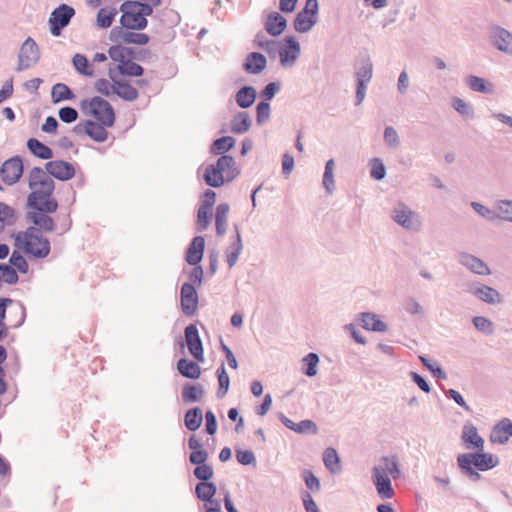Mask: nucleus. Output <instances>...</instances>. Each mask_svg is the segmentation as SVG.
<instances>
[{
	"label": "nucleus",
	"mask_w": 512,
	"mask_h": 512,
	"mask_svg": "<svg viewBox=\"0 0 512 512\" xmlns=\"http://www.w3.org/2000/svg\"><path fill=\"white\" fill-rule=\"evenodd\" d=\"M28 186L31 190L27 197V206L40 212H55L58 202L52 198L55 183L41 167H34L28 174Z\"/></svg>",
	"instance_id": "obj_1"
},
{
	"label": "nucleus",
	"mask_w": 512,
	"mask_h": 512,
	"mask_svg": "<svg viewBox=\"0 0 512 512\" xmlns=\"http://www.w3.org/2000/svg\"><path fill=\"white\" fill-rule=\"evenodd\" d=\"M402 475L396 456H382L378 464L372 468V482L382 499H391L395 495L391 478L398 479Z\"/></svg>",
	"instance_id": "obj_2"
},
{
	"label": "nucleus",
	"mask_w": 512,
	"mask_h": 512,
	"mask_svg": "<svg viewBox=\"0 0 512 512\" xmlns=\"http://www.w3.org/2000/svg\"><path fill=\"white\" fill-rule=\"evenodd\" d=\"M15 242L18 245L22 242L24 251L35 258H46L51 251V244L48 238L40 233V229L34 226L28 227L24 232L16 235Z\"/></svg>",
	"instance_id": "obj_3"
},
{
	"label": "nucleus",
	"mask_w": 512,
	"mask_h": 512,
	"mask_svg": "<svg viewBox=\"0 0 512 512\" xmlns=\"http://www.w3.org/2000/svg\"><path fill=\"white\" fill-rule=\"evenodd\" d=\"M356 79V105H360L366 96L368 84L373 77V63L367 53L360 54L353 64Z\"/></svg>",
	"instance_id": "obj_4"
},
{
	"label": "nucleus",
	"mask_w": 512,
	"mask_h": 512,
	"mask_svg": "<svg viewBox=\"0 0 512 512\" xmlns=\"http://www.w3.org/2000/svg\"><path fill=\"white\" fill-rule=\"evenodd\" d=\"M391 219L409 232H419L423 227L421 215L404 202H398L391 210Z\"/></svg>",
	"instance_id": "obj_5"
},
{
	"label": "nucleus",
	"mask_w": 512,
	"mask_h": 512,
	"mask_svg": "<svg viewBox=\"0 0 512 512\" xmlns=\"http://www.w3.org/2000/svg\"><path fill=\"white\" fill-rule=\"evenodd\" d=\"M464 291L488 305L495 306L503 302V297L497 289L479 280L473 279L467 281L464 286Z\"/></svg>",
	"instance_id": "obj_6"
},
{
	"label": "nucleus",
	"mask_w": 512,
	"mask_h": 512,
	"mask_svg": "<svg viewBox=\"0 0 512 512\" xmlns=\"http://www.w3.org/2000/svg\"><path fill=\"white\" fill-rule=\"evenodd\" d=\"M80 105L82 109H86L89 105L91 115L96 118L98 122L106 125L107 127L113 126L115 122V113L113 107L107 100L99 96H95L90 101L86 99L82 100Z\"/></svg>",
	"instance_id": "obj_7"
},
{
	"label": "nucleus",
	"mask_w": 512,
	"mask_h": 512,
	"mask_svg": "<svg viewBox=\"0 0 512 512\" xmlns=\"http://www.w3.org/2000/svg\"><path fill=\"white\" fill-rule=\"evenodd\" d=\"M75 13V9L68 4H60L56 7L48 19L50 33L54 37L60 36L63 29L70 24Z\"/></svg>",
	"instance_id": "obj_8"
},
{
	"label": "nucleus",
	"mask_w": 512,
	"mask_h": 512,
	"mask_svg": "<svg viewBox=\"0 0 512 512\" xmlns=\"http://www.w3.org/2000/svg\"><path fill=\"white\" fill-rule=\"evenodd\" d=\"M120 11L122 15L119 22L122 28L140 31L147 27V19L140 15L131 0L124 1L120 5Z\"/></svg>",
	"instance_id": "obj_9"
},
{
	"label": "nucleus",
	"mask_w": 512,
	"mask_h": 512,
	"mask_svg": "<svg viewBox=\"0 0 512 512\" xmlns=\"http://www.w3.org/2000/svg\"><path fill=\"white\" fill-rule=\"evenodd\" d=\"M40 59V50L34 39L28 37L22 44L18 54V72L35 65Z\"/></svg>",
	"instance_id": "obj_10"
},
{
	"label": "nucleus",
	"mask_w": 512,
	"mask_h": 512,
	"mask_svg": "<svg viewBox=\"0 0 512 512\" xmlns=\"http://www.w3.org/2000/svg\"><path fill=\"white\" fill-rule=\"evenodd\" d=\"M23 170L22 159L19 156H14L4 161L0 168V176L6 185H13L19 181Z\"/></svg>",
	"instance_id": "obj_11"
},
{
	"label": "nucleus",
	"mask_w": 512,
	"mask_h": 512,
	"mask_svg": "<svg viewBox=\"0 0 512 512\" xmlns=\"http://www.w3.org/2000/svg\"><path fill=\"white\" fill-rule=\"evenodd\" d=\"M110 41L114 43L146 45L149 42V36L145 33H136L129 31L122 26H115L111 29L109 35Z\"/></svg>",
	"instance_id": "obj_12"
},
{
	"label": "nucleus",
	"mask_w": 512,
	"mask_h": 512,
	"mask_svg": "<svg viewBox=\"0 0 512 512\" xmlns=\"http://www.w3.org/2000/svg\"><path fill=\"white\" fill-rule=\"evenodd\" d=\"M458 262L461 266L465 267L468 271L479 276L491 275L492 271L488 264L479 257L468 253L461 252L458 254Z\"/></svg>",
	"instance_id": "obj_13"
},
{
	"label": "nucleus",
	"mask_w": 512,
	"mask_h": 512,
	"mask_svg": "<svg viewBox=\"0 0 512 512\" xmlns=\"http://www.w3.org/2000/svg\"><path fill=\"white\" fill-rule=\"evenodd\" d=\"M49 176L60 181H67L75 176V167L72 163L63 160H52L45 163L44 169Z\"/></svg>",
	"instance_id": "obj_14"
},
{
	"label": "nucleus",
	"mask_w": 512,
	"mask_h": 512,
	"mask_svg": "<svg viewBox=\"0 0 512 512\" xmlns=\"http://www.w3.org/2000/svg\"><path fill=\"white\" fill-rule=\"evenodd\" d=\"M185 342L189 353L197 360L203 361V344L196 324H189L184 330Z\"/></svg>",
	"instance_id": "obj_15"
},
{
	"label": "nucleus",
	"mask_w": 512,
	"mask_h": 512,
	"mask_svg": "<svg viewBox=\"0 0 512 512\" xmlns=\"http://www.w3.org/2000/svg\"><path fill=\"white\" fill-rule=\"evenodd\" d=\"M285 43L280 58V64L284 68L292 67L301 54V47L299 42L293 36H287L284 40Z\"/></svg>",
	"instance_id": "obj_16"
},
{
	"label": "nucleus",
	"mask_w": 512,
	"mask_h": 512,
	"mask_svg": "<svg viewBox=\"0 0 512 512\" xmlns=\"http://www.w3.org/2000/svg\"><path fill=\"white\" fill-rule=\"evenodd\" d=\"M490 38L497 50L512 55V33L510 31L501 26H494L490 30Z\"/></svg>",
	"instance_id": "obj_17"
},
{
	"label": "nucleus",
	"mask_w": 512,
	"mask_h": 512,
	"mask_svg": "<svg viewBox=\"0 0 512 512\" xmlns=\"http://www.w3.org/2000/svg\"><path fill=\"white\" fill-rule=\"evenodd\" d=\"M181 309L184 315L194 316L198 308V294L192 284H183L180 291Z\"/></svg>",
	"instance_id": "obj_18"
},
{
	"label": "nucleus",
	"mask_w": 512,
	"mask_h": 512,
	"mask_svg": "<svg viewBox=\"0 0 512 512\" xmlns=\"http://www.w3.org/2000/svg\"><path fill=\"white\" fill-rule=\"evenodd\" d=\"M109 78L113 82V94H116L121 99L129 102L135 101L138 98L139 93L137 89L127 81L117 80L114 71L111 69L109 70Z\"/></svg>",
	"instance_id": "obj_19"
},
{
	"label": "nucleus",
	"mask_w": 512,
	"mask_h": 512,
	"mask_svg": "<svg viewBox=\"0 0 512 512\" xmlns=\"http://www.w3.org/2000/svg\"><path fill=\"white\" fill-rule=\"evenodd\" d=\"M461 439L467 449H476L482 451L484 448L483 438L478 434L476 426L470 421L464 423Z\"/></svg>",
	"instance_id": "obj_20"
},
{
	"label": "nucleus",
	"mask_w": 512,
	"mask_h": 512,
	"mask_svg": "<svg viewBox=\"0 0 512 512\" xmlns=\"http://www.w3.org/2000/svg\"><path fill=\"white\" fill-rule=\"evenodd\" d=\"M267 67V58L260 52H250L247 54L242 68L251 75H259Z\"/></svg>",
	"instance_id": "obj_21"
},
{
	"label": "nucleus",
	"mask_w": 512,
	"mask_h": 512,
	"mask_svg": "<svg viewBox=\"0 0 512 512\" xmlns=\"http://www.w3.org/2000/svg\"><path fill=\"white\" fill-rule=\"evenodd\" d=\"M51 212H40L37 210L28 211L26 214V220L34 224V227L42 231L52 232L55 228L54 219L49 216Z\"/></svg>",
	"instance_id": "obj_22"
},
{
	"label": "nucleus",
	"mask_w": 512,
	"mask_h": 512,
	"mask_svg": "<svg viewBox=\"0 0 512 512\" xmlns=\"http://www.w3.org/2000/svg\"><path fill=\"white\" fill-rule=\"evenodd\" d=\"M224 154L221 155L216 163V168L214 165H209L206 168V172L204 174L205 182L212 187H219L224 184Z\"/></svg>",
	"instance_id": "obj_23"
},
{
	"label": "nucleus",
	"mask_w": 512,
	"mask_h": 512,
	"mask_svg": "<svg viewBox=\"0 0 512 512\" xmlns=\"http://www.w3.org/2000/svg\"><path fill=\"white\" fill-rule=\"evenodd\" d=\"M512 437V421L508 418L500 420L492 429L490 440L492 443L505 444Z\"/></svg>",
	"instance_id": "obj_24"
},
{
	"label": "nucleus",
	"mask_w": 512,
	"mask_h": 512,
	"mask_svg": "<svg viewBox=\"0 0 512 512\" xmlns=\"http://www.w3.org/2000/svg\"><path fill=\"white\" fill-rule=\"evenodd\" d=\"M205 239L202 236H195L186 252L185 260L190 265H197L203 258Z\"/></svg>",
	"instance_id": "obj_25"
},
{
	"label": "nucleus",
	"mask_w": 512,
	"mask_h": 512,
	"mask_svg": "<svg viewBox=\"0 0 512 512\" xmlns=\"http://www.w3.org/2000/svg\"><path fill=\"white\" fill-rule=\"evenodd\" d=\"M287 27L286 19L278 12L270 13L264 23L265 31L272 37L281 35Z\"/></svg>",
	"instance_id": "obj_26"
},
{
	"label": "nucleus",
	"mask_w": 512,
	"mask_h": 512,
	"mask_svg": "<svg viewBox=\"0 0 512 512\" xmlns=\"http://www.w3.org/2000/svg\"><path fill=\"white\" fill-rule=\"evenodd\" d=\"M463 455H471L469 463L480 471H486L498 465L499 460L496 456L489 453H464Z\"/></svg>",
	"instance_id": "obj_27"
},
{
	"label": "nucleus",
	"mask_w": 512,
	"mask_h": 512,
	"mask_svg": "<svg viewBox=\"0 0 512 512\" xmlns=\"http://www.w3.org/2000/svg\"><path fill=\"white\" fill-rule=\"evenodd\" d=\"M361 326L369 331L386 332L388 326L385 322L372 312H363L359 315Z\"/></svg>",
	"instance_id": "obj_28"
},
{
	"label": "nucleus",
	"mask_w": 512,
	"mask_h": 512,
	"mask_svg": "<svg viewBox=\"0 0 512 512\" xmlns=\"http://www.w3.org/2000/svg\"><path fill=\"white\" fill-rule=\"evenodd\" d=\"M252 119L248 112H237L230 121V130L234 134H244L250 130Z\"/></svg>",
	"instance_id": "obj_29"
},
{
	"label": "nucleus",
	"mask_w": 512,
	"mask_h": 512,
	"mask_svg": "<svg viewBox=\"0 0 512 512\" xmlns=\"http://www.w3.org/2000/svg\"><path fill=\"white\" fill-rule=\"evenodd\" d=\"M256 97V89L253 86L246 85L237 91L235 101L240 108L246 109L254 104Z\"/></svg>",
	"instance_id": "obj_30"
},
{
	"label": "nucleus",
	"mask_w": 512,
	"mask_h": 512,
	"mask_svg": "<svg viewBox=\"0 0 512 512\" xmlns=\"http://www.w3.org/2000/svg\"><path fill=\"white\" fill-rule=\"evenodd\" d=\"M177 369L183 377L189 379H198L201 375L200 366L195 361L187 358H181L177 362Z\"/></svg>",
	"instance_id": "obj_31"
},
{
	"label": "nucleus",
	"mask_w": 512,
	"mask_h": 512,
	"mask_svg": "<svg viewBox=\"0 0 512 512\" xmlns=\"http://www.w3.org/2000/svg\"><path fill=\"white\" fill-rule=\"evenodd\" d=\"M465 83L474 92L483 94H492L494 92V85L491 82L475 75L466 77Z\"/></svg>",
	"instance_id": "obj_32"
},
{
	"label": "nucleus",
	"mask_w": 512,
	"mask_h": 512,
	"mask_svg": "<svg viewBox=\"0 0 512 512\" xmlns=\"http://www.w3.org/2000/svg\"><path fill=\"white\" fill-rule=\"evenodd\" d=\"M27 148L35 157L39 159L48 160L53 157L52 149L36 138H30L27 141Z\"/></svg>",
	"instance_id": "obj_33"
},
{
	"label": "nucleus",
	"mask_w": 512,
	"mask_h": 512,
	"mask_svg": "<svg viewBox=\"0 0 512 512\" xmlns=\"http://www.w3.org/2000/svg\"><path fill=\"white\" fill-rule=\"evenodd\" d=\"M17 221L16 211L6 203L0 202V235L6 227L13 226Z\"/></svg>",
	"instance_id": "obj_34"
},
{
	"label": "nucleus",
	"mask_w": 512,
	"mask_h": 512,
	"mask_svg": "<svg viewBox=\"0 0 512 512\" xmlns=\"http://www.w3.org/2000/svg\"><path fill=\"white\" fill-rule=\"evenodd\" d=\"M204 395V389L200 384L186 383L182 389V400L185 403L200 401Z\"/></svg>",
	"instance_id": "obj_35"
},
{
	"label": "nucleus",
	"mask_w": 512,
	"mask_h": 512,
	"mask_svg": "<svg viewBox=\"0 0 512 512\" xmlns=\"http://www.w3.org/2000/svg\"><path fill=\"white\" fill-rule=\"evenodd\" d=\"M107 127L106 125H103L100 122H95L93 120H87V133L91 139H93L96 142L102 143L104 142L108 137V132L105 129Z\"/></svg>",
	"instance_id": "obj_36"
},
{
	"label": "nucleus",
	"mask_w": 512,
	"mask_h": 512,
	"mask_svg": "<svg viewBox=\"0 0 512 512\" xmlns=\"http://www.w3.org/2000/svg\"><path fill=\"white\" fill-rule=\"evenodd\" d=\"M243 250V244L241 240V235L237 227H235V235L229 246V253L227 255V263L229 267H233L238 261V257Z\"/></svg>",
	"instance_id": "obj_37"
},
{
	"label": "nucleus",
	"mask_w": 512,
	"mask_h": 512,
	"mask_svg": "<svg viewBox=\"0 0 512 512\" xmlns=\"http://www.w3.org/2000/svg\"><path fill=\"white\" fill-rule=\"evenodd\" d=\"M317 23V17L300 11L294 20V29L299 33H306Z\"/></svg>",
	"instance_id": "obj_38"
},
{
	"label": "nucleus",
	"mask_w": 512,
	"mask_h": 512,
	"mask_svg": "<svg viewBox=\"0 0 512 512\" xmlns=\"http://www.w3.org/2000/svg\"><path fill=\"white\" fill-rule=\"evenodd\" d=\"M203 421V413L199 407L189 409L184 416L185 427L189 431H196L199 429Z\"/></svg>",
	"instance_id": "obj_39"
},
{
	"label": "nucleus",
	"mask_w": 512,
	"mask_h": 512,
	"mask_svg": "<svg viewBox=\"0 0 512 512\" xmlns=\"http://www.w3.org/2000/svg\"><path fill=\"white\" fill-rule=\"evenodd\" d=\"M74 92L64 83H56L51 90V98L53 103H59L65 100H73Z\"/></svg>",
	"instance_id": "obj_40"
},
{
	"label": "nucleus",
	"mask_w": 512,
	"mask_h": 512,
	"mask_svg": "<svg viewBox=\"0 0 512 512\" xmlns=\"http://www.w3.org/2000/svg\"><path fill=\"white\" fill-rule=\"evenodd\" d=\"M117 13H118V11L114 7L100 8L97 13V17H96L97 26L102 29L110 27L112 25Z\"/></svg>",
	"instance_id": "obj_41"
},
{
	"label": "nucleus",
	"mask_w": 512,
	"mask_h": 512,
	"mask_svg": "<svg viewBox=\"0 0 512 512\" xmlns=\"http://www.w3.org/2000/svg\"><path fill=\"white\" fill-rule=\"evenodd\" d=\"M323 462L325 467L331 472V473H338L341 469L339 462L340 458L338 456L337 451L334 448H327L325 449L323 453Z\"/></svg>",
	"instance_id": "obj_42"
},
{
	"label": "nucleus",
	"mask_w": 512,
	"mask_h": 512,
	"mask_svg": "<svg viewBox=\"0 0 512 512\" xmlns=\"http://www.w3.org/2000/svg\"><path fill=\"white\" fill-rule=\"evenodd\" d=\"M216 492L217 487L212 482H199L195 487V494L202 501L212 499Z\"/></svg>",
	"instance_id": "obj_43"
},
{
	"label": "nucleus",
	"mask_w": 512,
	"mask_h": 512,
	"mask_svg": "<svg viewBox=\"0 0 512 512\" xmlns=\"http://www.w3.org/2000/svg\"><path fill=\"white\" fill-rule=\"evenodd\" d=\"M494 206L498 219L512 223V200H497Z\"/></svg>",
	"instance_id": "obj_44"
},
{
	"label": "nucleus",
	"mask_w": 512,
	"mask_h": 512,
	"mask_svg": "<svg viewBox=\"0 0 512 512\" xmlns=\"http://www.w3.org/2000/svg\"><path fill=\"white\" fill-rule=\"evenodd\" d=\"M469 458H473L471 455H458L457 463L460 469L465 475H467L473 481L481 479V475L473 468L469 463Z\"/></svg>",
	"instance_id": "obj_45"
},
{
	"label": "nucleus",
	"mask_w": 512,
	"mask_h": 512,
	"mask_svg": "<svg viewBox=\"0 0 512 512\" xmlns=\"http://www.w3.org/2000/svg\"><path fill=\"white\" fill-rule=\"evenodd\" d=\"M72 64L74 69L81 75L92 76L93 70L90 69V63L88 58L80 53H77L72 58Z\"/></svg>",
	"instance_id": "obj_46"
},
{
	"label": "nucleus",
	"mask_w": 512,
	"mask_h": 512,
	"mask_svg": "<svg viewBox=\"0 0 512 512\" xmlns=\"http://www.w3.org/2000/svg\"><path fill=\"white\" fill-rule=\"evenodd\" d=\"M302 361L305 365L302 370L303 373L308 377L316 376L318 373V364L320 361L318 354L311 352L307 354Z\"/></svg>",
	"instance_id": "obj_47"
},
{
	"label": "nucleus",
	"mask_w": 512,
	"mask_h": 512,
	"mask_svg": "<svg viewBox=\"0 0 512 512\" xmlns=\"http://www.w3.org/2000/svg\"><path fill=\"white\" fill-rule=\"evenodd\" d=\"M117 68L122 75L127 76L139 77L144 73L143 67L131 60H125L122 64H119Z\"/></svg>",
	"instance_id": "obj_48"
},
{
	"label": "nucleus",
	"mask_w": 512,
	"mask_h": 512,
	"mask_svg": "<svg viewBox=\"0 0 512 512\" xmlns=\"http://www.w3.org/2000/svg\"><path fill=\"white\" fill-rule=\"evenodd\" d=\"M453 108L464 118L472 119L474 117V109L469 102L464 101L459 97L452 99Z\"/></svg>",
	"instance_id": "obj_49"
},
{
	"label": "nucleus",
	"mask_w": 512,
	"mask_h": 512,
	"mask_svg": "<svg viewBox=\"0 0 512 512\" xmlns=\"http://www.w3.org/2000/svg\"><path fill=\"white\" fill-rule=\"evenodd\" d=\"M474 327L481 333L491 335L494 333L493 322L484 316H475L472 318Z\"/></svg>",
	"instance_id": "obj_50"
},
{
	"label": "nucleus",
	"mask_w": 512,
	"mask_h": 512,
	"mask_svg": "<svg viewBox=\"0 0 512 512\" xmlns=\"http://www.w3.org/2000/svg\"><path fill=\"white\" fill-rule=\"evenodd\" d=\"M11 266L20 273H27L29 265L20 251L14 250L9 258Z\"/></svg>",
	"instance_id": "obj_51"
},
{
	"label": "nucleus",
	"mask_w": 512,
	"mask_h": 512,
	"mask_svg": "<svg viewBox=\"0 0 512 512\" xmlns=\"http://www.w3.org/2000/svg\"><path fill=\"white\" fill-rule=\"evenodd\" d=\"M471 207L482 218H484L490 222H494L498 219L496 209L495 210L490 209L489 207H487L479 202H475V201L471 202Z\"/></svg>",
	"instance_id": "obj_52"
},
{
	"label": "nucleus",
	"mask_w": 512,
	"mask_h": 512,
	"mask_svg": "<svg viewBox=\"0 0 512 512\" xmlns=\"http://www.w3.org/2000/svg\"><path fill=\"white\" fill-rule=\"evenodd\" d=\"M271 114L270 104L267 101H261L256 106V121L258 125L265 124Z\"/></svg>",
	"instance_id": "obj_53"
},
{
	"label": "nucleus",
	"mask_w": 512,
	"mask_h": 512,
	"mask_svg": "<svg viewBox=\"0 0 512 512\" xmlns=\"http://www.w3.org/2000/svg\"><path fill=\"white\" fill-rule=\"evenodd\" d=\"M212 220V209L200 206L197 213V224L200 231L205 230Z\"/></svg>",
	"instance_id": "obj_54"
},
{
	"label": "nucleus",
	"mask_w": 512,
	"mask_h": 512,
	"mask_svg": "<svg viewBox=\"0 0 512 512\" xmlns=\"http://www.w3.org/2000/svg\"><path fill=\"white\" fill-rule=\"evenodd\" d=\"M370 176L375 180H382L386 176V168L379 158H373L370 161Z\"/></svg>",
	"instance_id": "obj_55"
},
{
	"label": "nucleus",
	"mask_w": 512,
	"mask_h": 512,
	"mask_svg": "<svg viewBox=\"0 0 512 512\" xmlns=\"http://www.w3.org/2000/svg\"><path fill=\"white\" fill-rule=\"evenodd\" d=\"M241 173V168L237 165L232 156L226 155V183L234 180Z\"/></svg>",
	"instance_id": "obj_56"
},
{
	"label": "nucleus",
	"mask_w": 512,
	"mask_h": 512,
	"mask_svg": "<svg viewBox=\"0 0 512 512\" xmlns=\"http://www.w3.org/2000/svg\"><path fill=\"white\" fill-rule=\"evenodd\" d=\"M419 360L421 363L433 374L434 377H437L439 379H447V374L443 371V369L437 365L436 363H433L429 359H427L425 356H419Z\"/></svg>",
	"instance_id": "obj_57"
},
{
	"label": "nucleus",
	"mask_w": 512,
	"mask_h": 512,
	"mask_svg": "<svg viewBox=\"0 0 512 512\" xmlns=\"http://www.w3.org/2000/svg\"><path fill=\"white\" fill-rule=\"evenodd\" d=\"M318 427L312 420L306 419L296 423L294 432L298 434H316Z\"/></svg>",
	"instance_id": "obj_58"
},
{
	"label": "nucleus",
	"mask_w": 512,
	"mask_h": 512,
	"mask_svg": "<svg viewBox=\"0 0 512 512\" xmlns=\"http://www.w3.org/2000/svg\"><path fill=\"white\" fill-rule=\"evenodd\" d=\"M193 474L200 482H209V479L213 476V469L211 466L203 463L196 465Z\"/></svg>",
	"instance_id": "obj_59"
},
{
	"label": "nucleus",
	"mask_w": 512,
	"mask_h": 512,
	"mask_svg": "<svg viewBox=\"0 0 512 512\" xmlns=\"http://www.w3.org/2000/svg\"><path fill=\"white\" fill-rule=\"evenodd\" d=\"M384 141L390 148H397L400 145L399 135L392 126H387L384 130Z\"/></svg>",
	"instance_id": "obj_60"
},
{
	"label": "nucleus",
	"mask_w": 512,
	"mask_h": 512,
	"mask_svg": "<svg viewBox=\"0 0 512 512\" xmlns=\"http://www.w3.org/2000/svg\"><path fill=\"white\" fill-rule=\"evenodd\" d=\"M58 116L62 122L70 124L77 120L78 111L70 106L62 107L58 112Z\"/></svg>",
	"instance_id": "obj_61"
},
{
	"label": "nucleus",
	"mask_w": 512,
	"mask_h": 512,
	"mask_svg": "<svg viewBox=\"0 0 512 512\" xmlns=\"http://www.w3.org/2000/svg\"><path fill=\"white\" fill-rule=\"evenodd\" d=\"M404 309L410 315H420L423 313V307L421 304L414 298L408 297L404 300L403 303Z\"/></svg>",
	"instance_id": "obj_62"
},
{
	"label": "nucleus",
	"mask_w": 512,
	"mask_h": 512,
	"mask_svg": "<svg viewBox=\"0 0 512 512\" xmlns=\"http://www.w3.org/2000/svg\"><path fill=\"white\" fill-rule=\"evenodd\" d=\"M283 46V42L273 39L263 50L268 54L270 59L275 60L280 56Z\"/></svg>",
	"instance_id": "obj_63"
},
{
	"label": "nucleus",
	"mask_w": 512,
	"mask_h": 512,
	"mask_svg": "<svg viewBox=\"0 0 512 512\" xmlns=\"http://www.w3.org/2000/svg\"><path fill=\"white\" fill-rule=\"evenodd\" d=\"M303 478L306 484V487L313 491L318 492L321 489L320 481L319 479L309 470H305L303 472Z\"/></svg>",
	"instance_id": "obj_64"
}]
</instances>
